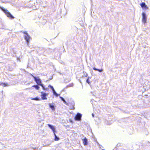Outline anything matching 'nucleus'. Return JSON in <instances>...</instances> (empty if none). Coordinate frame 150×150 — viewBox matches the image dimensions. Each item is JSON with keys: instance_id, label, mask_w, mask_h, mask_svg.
Returning a JSON list of instances; mask_svg holds the SVG:
<instances>
[{"instance_id": "obj_11", "label": "nucleus", "mask_w": 150, "mask_h": 150, "mask_svg": "<svg viewBox=\"0 0 150 150\" xmlns=\"http://www.w3.org/2000/svg\"><path fill=\"white\" fill-rule=\"evenodd\" d=\"M93 69L95 71H98L99 72H102L103 71V69H96V68L95 67H93Z\"/></svg>"}, {"instance_id": "obj_2", "label": "nucleus", "mask_w": 150, "mask_h": 150, "mask_svg": "<svg viewBox=\"0 0 150 150\" xmlns=\"http://www.w3.org/2000/svg\"><path fill=\"white\" fill-rule=\"evenodd\" d=\"M31 75L34 78L35 81H36L37 84L41 86L42 87L43 89H45L44 86L41 83V79L38 77H35L33 76L32 74H31Z\"/></svg>"}, {"instance_id": "obj_5", "label": "nucleus", "mask_w": 150, "mask_h": 150, "mask_svg": "<svg viewBox=\"0 0 150 150\" xmlns=\"http://www.w3.org/2000/svg\"><path fill=\"white\" fill-rule=\"evenodd\" d=\"M40 93L41 94V99L42 100H47V97L48 95V93H46L43 92H41Z\"/></svg>"}, {"instance_id": "obj_19", "label": "nucleus", "mask_w": 150, "mask_h": 150, "mask_svg": "<svg viewBox=\"0 0 150 150\" xmlns=\"http://www.w3.org/2000/svg\"><path fill=\"white\" fill-rule=\"evenodd\" d=\"M89 78L88 77V79H87V80H86V82L88 83V84L89 83Z\"/></svg>"}, {"instance_id": "obj_7", "label": "nucleus", "mask_w": 150, "mask_h": 150, "mask_svg": "<svg viewBox=\"0 0 150 150\" xmlns=\"http://www.w3.org/2000/svg\"><path fill=\"white\" fill-rule=\"evenodd\" d=\"M82 117V115L78 113L75 117V119L76 120H80Z\"/></svg>"}, {"instance_id": "obj_17", "label": "nucleus", "mask_w": 150, "mask_h": 150, "mask_svg": "<svg viewBox=\"0 0 150 150\" xmlns=\"http://www.w3.org/2000/svg\"><path fill=\"white\" fill-rule=\"evenodd\" d=\"M60 98H61L62 100L66 104H67V103L65 101V100H64V99L62 97H60Z\"/></svg>"}, {"instance_id": "obj_9", "label": "nucleus", "mask_w": 150, "mask_h": 150, "mask_svg": "<svg viewBox=\"0 0 150 150\" xmlns=\"http://www.w3.org/2000/svg\"><path fill=\"white\" fill-rule=\"evenodd\" d=\"M48 105H49L50 108L53 110L54 111L55 110V108L54 106L52 103H49Z\"/></svg>"}, {"instance_id": "obj_22", "label": "nucleus", "mask_w": 150, "mask_h": 150, "mask_svg": "<svg viewBox=\"0 0 150 150\" xmlns=\"http://www.w3.org/2000/svg\"><path fill=\"white\" fill-rule=\"evenodd\" d=\"M1 84H0V85H1Z\"/></svg>"}, {"instance_id": "obj_16", "label": "nucleus", "mask_w": 150, "mask_h": 150, "mask_svg": "<svg viewBox=\"0 0 150 150\" xmlns=\"http://www.w3.org/2000/svg\"><path fill=\"white\" fill-rule=\"evenodd\" d=\"M32 87L35 88L37 90H39L40 88V87L38 85H34L32 86Z\"/></svg>"}, {"instance_id": "obj_4", "label": "nucleus", "mask_w": 150, "mask_h": 150, "mask_svg": "<svg viewBox=\"0 0 150 150\" xmlns=\"http://www.w3.org/2000/svg\"><path fill=\"white\" fill-rule=\"evenodd\" d=\"M142 22L144 24H145L146 22L147 17L146 13L144 12L142 13Z\"/></svg>"}, {"instance_id": "obj_8", "label": "nucleus", "mask_w": 150, "mask_h": 150, "mask_svg": "<svg viewBox=\"0 0 150 150\" xmlns=\"http://www.w3.org/2000/svg\"><path fill=\"white\" fill-rule=\"evenodd\" d=\"M48 126L50 128V129H52L54 133L55 132L56 128L55 126L51 125L50 124H48Z\"/></svg>"}, {"instance_id": "obj_3", "label": "nucleus", "mask_w": 150, "mask_h": 150, "mask_svg": "<svg viewBox=\"0 0 150 150\" xmlns=\"http://www.w3.org/2000/svg\"><path fill=\"white\" fill-rule=\"evenodd\" d=\"M23 33L25 34L24 35V38L27 42V45L28 46L29 45V43L31 39V38L26 31H24Z\"/></svg>"}, {"instance_id": "obj_18", "label": "nucleus", "mask_w": 150, "mask_h": 150, "mask_svg": "<svg viewBox=\"0 0 150 150\" xmlns=\"http://www.w3.org/2000/svg\"><path fill=\"white\" fill-rule=\"evenodd\" d=\"M48 87H50L52 90H54V89L53 87L51 85H49L48 86Z\"/></svg>"}, {"instance_id": "obj_13", "label": "nucleus", "mask_w": 150, "mask_h": 150, "mask_svg": "<svg viewBox=\"0 0 150 150\" xmlns=\"http://www.w3.org/2000/svg\"><path fill=\"white\" fill-rule=\"evenodd\" d=\"M0 85H2L3 87L8 86V84L6 83H0Z\"/></svg>"}, {"instance_id": "obj_20", "label": "nucleus", "mask_w": 150, "mask_h": 150, "mask_svg": "<svg viewBox=\"0 0 150 150\" xmlns=\"http://www.w3.org/2000/svg\"><path fill=\"white\" fill-rule=\"evenodd\" d=\"M45 88V89H43V90H47V88Z\"/></svg>"}, {"instance_id": "obj_1", "label": "nucleus", "mask_w": 150, "mask_h": 150, "mask_svg": "<svg viewBox=\"0 0 150 150\" xmlns=\"http://www.w3.org/2000/svg\"><path fill=\"white\" fill-rule=\"evenodd\" d=\"M0 8L2 11L5 13L6 15L8 17L11 19L13 18L14 17L11 15V13L8 11L6 9L4 8L3 7H1Z\"/></svg>"}, {"instance_id": "obj_15", "label": "nucleus", "mask_w": 150, "mask_h": 150, "mask_svg": "<svg viewBox=\"0 0 150 150\" xmlns=\"http://www.w3.org/2000/svg\"><path fill=\"white\" fill-rule=\"evenodd\" d=\"M53 92V94L56 96H58V94H57V93L56 92V91H55L54 90H54H52Z\"/></svg>"}, {"instance_id": "obj_21", "label": "nucleus", "mask_w": 150, "mask_h": 150, "mask_svg": "<svg viewBox=\"0 0 150 150\" xmlns=\"http://www.w3.org/2000/svg\"><path fill=\"white\" fill-rule=\"evenodd\" d=\"M92 116L93 117H94V115L93 114H92Z\"/></svg>"}, {"instance_id": "obj_14", "label": "nucleus", "mask_w": 150, "mask_h": 150, "mask_svg": "<svg viewBox=\"0 0 150 150\" xmlns=\"http://www.w3.org/2000/svg\"><path fill=\"white\" fill-rule=\"evenodd\" d=\"M54 134L55 136L54 140L55 141H58V140H59V138L57 136L55 133H54Z\"/></svg>"}, {"instance_id": "obj_10", "label": "nucleus", "mask_w": 150, "mask_h": 150, "mask_svg": "<svg viewBox=\"0 0 150 150\" xmlns=\"http://www.w3.org/2000/svg\"><path fill=\"white\" fill-rule=\"evenodd\" d=\"M83 144L84 145H86L87 143V140L86 137H84V139H82Z\"/></svg>"}, {"instance_id": "obj_12", "label": "nucleus", "mask_w": 150, "mask_h": 150, "mask_svg": "<svg viewBox=\"0 0 150 150\" xmlns=\"http://www.w3.org/2000/svg\"><path fill=\"white\" fill-rule=\"evenodd\" d=\"M31 99L33 100H35L36 101H40V98H38V97H37L35 98H31Z\"/></svg>"}, {"instance_id": "obj_6", "label": "nucleus", "mask_w": 150, "mask_h": 150, "mask_svg": "<svg viewBox=\"0 0 150 150\" xmlns=\"http://www.w3.org/2000/svg\"><path fill=\"white\" fill-rule=\"evenodd\" d=\"M140 5L143 10H146L148 8V7L146 5L144 2H142L140 4Z\"/></svg>"}]
</instances>
